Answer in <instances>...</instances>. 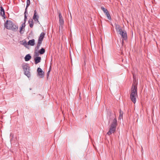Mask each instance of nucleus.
<instances>
[{"label":"nucleus","mask_w":160,"mask_h":160,"mask_svg":"<svg viewBox=\"0 0 160 160\" xmlns=\"http://www.w3.org/2000/svg\"><path fill=\"white\" fill-rule=\"evenodd\" d=\"M101 9L103 11L105 14L107 13V12H108V10L107 9L104 8L103 7H101Z\"/></svg>","instance_id":"obj_16"},{"label":"nucleus","mask_w":160,"mask_h":160,"mask_svg":"<svg viewBox=\"0 0 160 160\" xmlns=\"http://www.w3.org/2000/svg\"><path fill=\"white\" fill-rule=\"evenodd\" d=\"M40 36L38 37V42L37 46L35 48L33 57L35 61V63L37 64L40 62V57H38L40 54Z\"/></svg>","instance_id":"obj_1"},{"label":"nucleus","mask_w":160,"mask_h":160,"mask_svg":"<svg viewBox=\"0 0 160 160\" xmlns=\"http://www.w3.org/2000/svg\"><path fill=\"white\" fill-rule=\"evenodd\" d=\"M25 26V22L23 23L22 24V27L20 28V32L21 33V31L22 30V29L24 28Z\"/></svg>","instance_id":"obj_13"},{"label":"nucleus","mask_w":160,"mask_h":160,"mask_svg":"<svg viewBox=\"0 0 160 160\" xmlns=\"http://www.w3.org/2000/svg\"><path fill=\"white\" fill-rule=\"evenodd\" d=\"M30 4V0H27V5H26V7L25 9H26V10H27V8L28 7V6Z\"/></svg>","instance_id":"obj_21"},{"label":"nucleus","mask_w":160,"mask_h":160,"mask_svg":"<svg viewBox=\"0 0 160 160\" xmlns=\"http://www.w3.org/2000/svg\"><path fill=\"white\" fill-rule=\"evenodd\" d=\"M39 18V16H38V13L37 12L36 10L34 11V14L32 17V19L34 20L35 23H38L39 21L38 19Z\"/></svg>","instance_id":"obj_7"},{"label":"nucleus","mask_w":160,"mask_h":160,"mask_svg":"<svg viewBox=\"0 0 160 160\" xmlns=\"http://www.w3.org/2000/svg\"><path fill=\"white\" fill-rule=\"evenodd\" d=\"M116 31L120 35L122 38V42L123 40H126L127 38V34L126 32L122 30L120 26L118 25H116Z\"/></svg>","instance_id":"obj_4"},{"label":"nucleus","mask_w":160,"mask_h":160,"mask_svg":"<svg viewBox=\"0 0 160 160\" xmlns=\"http://www.w3.org/2000/svg\"><path fill=\"white\" fill-rule=\"evenodd\" d=\"M5 27L7 29L16 32L18 29V26L16 25L11 21H7L4 24Z\"/></svg>","instance_id":"obj_3"},{"label":"nucleus","mask_w":160,"mask_h":160,"mask_svg":"<svg viewBox=\"0 0 160 160\" xmlns=\"http://www.w3.org/2000/svg\"><path fill=\"white\" fill-rule=\"evenodd\" d=\"M22 45H23L25 47H27V45H28V43H27L26 41H24L23 42Z\"/></svg>","instance_id":"obj_23"},{"label":"nucleus","mask_w":160,"mask_h":160,"mask_svg":"<svg viewBox=\"0 0 160 160\" xmlns=\"http://www.w3.org/2000/svg\"><path fill=\"white\" fill-rule=\"evenodd\" d=\"M37 76L38 77H40V68H38L37 70Z\"/></svg>","instance_id":"obj_18"},{"label":"nucleus","mask_w":160,"mask_h":160,"mask_svg":"<svg viewBox=\"0 0 160 160\" xmlns=\"http://www.w3.org/2000/svg\"><path fill=\"white\" fill-rule=\"evenodd\" d=\"M105 14L107 16L109 20H111V16L108 12H107V13H106Z\"/></svg>","instance_id":"obj_19"},{"label":"nucleus","mask_w":160,"mask_h":160,"mask_svg":"<svg viewBox=\"0 0 160 160\" xmlns=\"http://www.w3.org/2000/svg\"><path fill=\"white\" fill-rule=\"evenodd\" d=\"M35 44V41L34 39H32L29 41L28 42V45L32 46H33Z\"/></svg>","instance_id":"obj_10"},{"label":"nucleus","mask_w":160,"mask_h":160,"mask_svg":"<svg viewBox=\"0 0 160 160\" xmlns=\"http://www.w3.org/2000/svg\"><path fill=\"white\" fill-rule=\"evenodd\" d=\"M27 10H26V9H25V11L24 13V22H25V23L26 22V19H27Z\"/></svg>","instance_id":"obj_15"},{"label":"nucleus","mask_w":160,"mask_h":160,"mask_svg":"<svg viewBox=\"0 0 160 160\" xmlns=\"http://www.w3.org/2000/svg\"><path fill=\"white\" fill-rule=\"evenodd\" d=\"M120 115L119 117V119H121L122 118L123 112L120 110L119 112Z\"/></svg>","instance_id":"obj_17"},{"label":"nucleus","mask_w":160,"mask_h":160,"mask_svg":"<svg viewBox=\"0 0 160 160\" xmlns=\"http://www.w3.org/2000/svg\"><path fill=\"white\" fill-rule=\"evenodd\" d=\"M45 50L43 48H42L41 49V54H43L44 53Z\"/></svg>","instance_id":"obj_22"},{"label":"nucleus","mask_w":160,"mask_h":160,"mask_svg":"<svg viewBox=\"0 0 160 160\" xmlns=\"http://www.w3.org/2000/svg\"><path fill=\"white\" fill-rule=\"evenodd\" d=\"M58 14L59 17V22L61 27H62L64 24V20L60 12H58Z\"/></svg>","instance_id":"obj_8"},{"label":"nucleus","mask_w":160,"mask_h":160,"mask_svg":"<svg viewBox=\"0 0 160 160\" xmlns=\"http://www.w3.org/2000/svg\"><path fill=\"white\" fill-rule=\"evenodd\" d=\"M44 72L41 69V78H43L44 77Z\"/></svg>","instance_id":"obj_20"},{"label":"nucleus","mask_w":160,"mask_h":160,"mask_svg":"<svg viewBox=\"0 0 160 160\" xmlns=\"http://www.w3.org/2000/svg\"><path fill=\"white\" fill-rule=\"evenodd\" d=\"M117 124V120L116 118H115L113 120L112 123L111 125L110 129L109 131L107 132V134L108 135H110L115 132L116 130V128Z\"/></svg>","instance_id":"obj_5"},{"label":"nucleus","mask_w":160,"mask_h":160,"mask_svg":"<svg viewBox=\"0 0 160 160\" xmlns=\"http://www.w3.org/2000/svg\"><path fill=\"white\" fill-rule=\"evenodd\" d=\"M0 15L1 16L3 17L4 18H5V11L3 8L1 7H0Z\"/></svg>","instance_id":"obj_9"},{"label":"nucleus","mask_w":160,"mask_h":160,"mask_svg":"<svg viewBox=\"0 0 160 160\" xmlns=\"http://www.w3.org/2000/svg\"><path fill=\"white\" fill-rule=\"evenodd\" d=\"M28 23L29 24L30 27L31 28H32L33 25V21L32 19L29 20L28 21Z\"/></svg>","instance_id":"obj_12"},{"label":"nucleus","mask_w":160,"mask_h":160,"mask_svg":"<svg viewBox=\"0 0 160 160\" xmlns=\"http://www.w3.org/2000/svg\"><path fill=\"white\" fill-rule=\"evenodd\" d=\"M137 83L134 82L133 83L130 94V98L132 101L134 103L136 102V98L137 97Z\"/></svg>","instance_id":"obj_2"},{"label":"nucleus","mask_w":160,"mask_h":160,"mask_svg":"<svg viewBox=\"0 0 160 160\" xmlns=\"http://www.w3.org/2000/svg\"><path fill=\"white\" fill-rule=\"evenodd\" d=\"M50 72V70H49V71L48 72H47V79L48 78V76H49V74Z\"/></svg>","instance_id":"obj_24"},{"label":"nucleus","mask_w":160,"mask_h":160,"mask_svg":"<svg viewBox=\"0 0 160 160\" xmlns=\"http://www.w3.org/2000/svg\"><path fill=\"white\" fill-rule=\"evenodd\" d=\"M22 67L24 71L25 75L28 78L30 77L31 76L30 69L28 64L27 63L23 64L22 65Z\"/></svg>","instance_id":"obj_6"},{"label":"nucleus","mask_w":160,"mask_h":160,"mask_svg":"<svg viewBox=\"0 0 160 160\" xmlns=\"http://www.w3.org/2000/svg\"><path fill=\"white\" fill-rule=\"evenodd\" d=\"M31 58V56L29 54L27 55L25 58V60L26 61H28Z\"/></svg>","instance_id":"obj_11"},{"label":"nucleus","mask_w":160,"mask_h":160,"mask_svg":"<svg viewBox=\"0 0 160 160\" xmlns=\"http://www.w3.org/2000/svg\"><path fill=\"white\" fill-rule=\"evenodd\" d=\"M46 33L44 32H42L41 34V42L43 39V38L45 35Z\"/></svg>","instance_id":"obj_14"}]
</instances>
